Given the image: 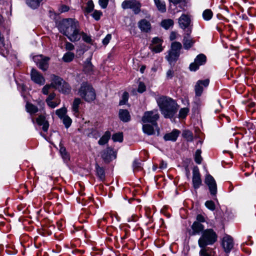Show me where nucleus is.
<instances>
[{
  "instance_id": "nucleus-1",
  "label": "nucleus",
  "mask_w": 256,
  "mask_h": 256,
  "mask_svg": "<svg viewBox=\"0 0 256 256\" xmlns=\"http://www.w3.org/2000/svg\"><path fill=\"white\" fill-rule=\"evenodd\" d=\"M58 30L72 42H78L80 39L79 24L74 19L69 18L62 20L58 25Z\"/></svg>"
},
{
  "instance_id": "nucleus-2",
  "label": "nucleus",
  "mask_w": 256,
  "mask_h": 256,
  "mask_svg": "<svg viewBox=\"0 0 256 256\" xmlns=\"http://www.w3.org/2000/svg\"><path fill=\"white\" fill-rule=\"evenodd\" d=\"M156 100L164 116L166 118H172L178 110V106L176 102L172 98L164 96H158Z\"/></svg>"
},
{
  "instance_id": "nucleus-3",
  "label": "nucleus",
  "mask_w": 256,
  "mask_h": 256,
  "mask_svg": "<svg viewBox=\"0 0 256 256\" xmlns=\"http://www.w3.org/2000/svg\"><path fill=\"white\" fill-rule=\"evenodd\" d=\"M218 240V235L212 228L204 230L198 240L200 247H205L214 244Z\"/></svg>"
},
{
  "instance_id": "nucleus-4",
  "label": "nucleus",
  "mask_w": 256,
  "mask_h": 256,
  "mask_svg": "<svg viewBox=\"0 0 256 256\" xmlns=\"http://www.w3.org/2000/svg\"><path fill=\"white\" fill-rule=\"evenodd\" d=\"M78 94L88 102L94 101L96 98L95 90L92 86L86 83H82L78 91Z\"/></svg>"
},
{
  "instance_id": "nucleus-5",
  "label": "nucleus",
  "mask_w": 256,
  "mask_h": 256,
  "mask_svg": "<svg viewBox=\"0 0 256 256\" xmlns=\"http://www.w3.org/2000/svg\"><path fill=\"white\" fill-rule=\"evenodd\" d=\"M182 45L180 42H174L172 43L170 48L168 51V54L166 56V59L170 65H174L178 59Z\"/></svg>"
},
{
  "instance_id": "nucleus-6",
  "label": "nucleus",
  "mask_w": 256,
  "mask_h": 256,
  "mask_svg": "<svg viewBox=\"0 0 256 256\" xmlns=\"http://www.w3.org/2000/svg\"><path fill=\"white\" fill-rule=\"evenodd\" d=\"M159 118L160 114L158 110L154 109L144 112L142 118V120L144 123H150L154 126L156 130H157L158 134L160 129L158 127L157 121Z\"/></svg>"
},
{
  "instance_id": "nucleus-7",
  "label": "nucleus",
  "mask_w": 256,
  "mask_h": 256,
  "mask_svg": "<svg viewBox=\"0 0 256 256\" xmlns=\"http://www.w3.org/2000/svg\"><path fill=\"white\" fill-rule=\"evenodd\" d=\"M124 10L130 9L136 14H138L141 10L142 4L137 0H125L121 4Z\"/></svg>"
},
{
  "instance_id": "nucleus-8",
  "label": "nucleus",
  "mask_w": 256,
  "mask_h": 256,
  "mask_svg": "<svg viewBox=\"0 0 256 256\" xmlns=\"http://www.w3.org/2000/svg\"><path fill=\"white\" fill-rule=\"evenodd\" d=\"M206 60V56L204 54H200L196 56L194 62L190 65L191 71H196L199 68L200 66L204 64Z\"/></svg>"
},
{
  "instance_id": "nucleus-9",
  "label": "nucleus",
  "mask_w": 256,
  "mask_h": 256,
  "mask_svg": "<svg viewBox=\"0 0 256 256\" xmlns=\"http://www.w3.org/2000/svg\"><path fill=\"white\" fill-rule=\"evenodd\" d=\"M192 182L193 186L195 190L198 188L202 183L199 168L197 166H194L192 170Z\"/></svg>"
},
{
  "instance_id": "nucleus-10",
  "label": "nucleus",
  "mask_w": 256,
  "mask_h": 256,
  "mask_svg": "<svg viewBox=\"0 0 256 256\" xmlns=\"http://www.w3.org/2000/svg\"><path fill=\"white\" fill-rule=\"evenodd\" d=\"M34 60L37 63L38 68L45 71L48 68V57H44L42 56H36L34 58Z\"/></svg>"
},
{
  "instance_id": "nucleus-11",
  "label": "nucleus",
  "mask_w": 256,
  "mask_h": 256,
  "mask_svg": "<svg viewBox=\"0 0 256 256\" xmlns=\"http://www.w3.org/2000/svg\"><path fill=\"white\" fill-rule=\"evenodd\" d=\"M210 80L208 79L198 80L194 86L196 96H200L202 93L204 88H206L208 86Z\"/></svg>"
},
{
  "instance_id": "nucleus-12",
  "label": "nucleus",
  "mask_w": 256,
  "mask_h": 256,
  "mask_svg": "<svg viewBox=\"0 0 256 256\" xmlns=\"http://www.w3.org/2000/svg\"><path fill=\"white\" fill-rule=\"evenodd\" d=\"M205 182L208 186L210 194L216 196L217 192V186L214 178L209 174H207L206 176Z\"/></svg>"
},
{
  "instance_id": "nucleus-13",
  "label": "nucleus",
  "mask_w": 256,
  "mask_h": 256,
  "mask_svg": "<svg viewBox=\"0 0 256 256\" xmlns=\"http://www.w3.org/2000/svg\"><path fill=\"white\" fill-rule=\"evenodd\" d=\"M190 33L191 30L188 29L186 30V33L184 36L182 43L184 48L186 50H189L195 42V40L190 36Z\"/></svg>"
},
{
  "instance_id": "nucleus-14",
  "label": "nucleus",
  "mask_w": 256,
  "mask_h": 256,
  "mask_svg": "<svg viewBox=\"0 0 256 256\" xmlns=\"http://www.w3.org/2000/svg\"><path fill=\"white\" fill-rule=\"evenodd\" d=\"M30 76L32 80L39 85H43L45 83L44 77L34 68H32L31 70Z\"/></svg>"
},
{
  "instance_id": "nucleus-15",
  "label": "nucleus",
  "mask_w": 256,
  "mask_h": 256,
  "mask_svg": "<svg viewBox=\"0 0 256 256\" xmlns=\"http://www.w3.org/2000/svg\"><path fill=\"white\" fill-rule=\"evenodd\" d=\"M222 246L226 253H228L234 247L232 238L230 236H226L222 239Z\"/></svg>"
},
{
  "instance_id": "nucleus-16",
  "label": "nucleus",
  "mask_w": 256,
  "mask_h": 256,
  "mask_svg": "<svg viewBox=\"0 0 256 256\" xmlns=\"http://www.w3.org/2000/svg\"><path fill=\"white\" fill-rule=\"evenodd\" d=\"M190 21V18L189 15L182 14L179 18L178 22L180 28L186 29L189 26Z\"/></svg>"
},
{
  "instance_id": "nucleus-17",
  "label": "nucleus",
  "mask_w": 256,
  "mask_h": 256,
  "mask_svg": "<svg viewBox=\"0 0 256 256\" xmlns=\"http://www.w3.org/2000/svg\"><path fill=\"white\" fill-rule=\"evenodd\" d=\"M192 230V234L193 236L202 234L204 230V226L202 224H199L197 222H194L191 226Z\"/></svg>"
},
{
  "instance_id": "nucleus-18",
  "label": "nucleus",
  "mask_w": 256,
  "mask_h": 256,
  "mask_svg": "<svg viewBox=\"0 0 256 256\" xmlns=\"http://www.w3.org/2000/svg\"><path fill=\"white\" fill-rule=\"evenodd\" d=\"M138 26L141 31L148 32L151 29V24L149 21L142 19L138 22Z\"/></svg>"
},
{
  "instance_id": "nucleus-19",
  "label": "nucleus",
  "mask_w": 256,
  "mask_h": 256,
  "mask_svg": "<svg viewBox=\"0 0 256 256\" xmlns=\"http://www.w3.org/2000/svg\"><path fill=\"white\" fill-rule=\"evenodd\" d=\"M51 78L52 82L50 84L52 85V86L58 90L60 88V86L64 82L63 80L60 77L55 75H52Z\"/></svg>"
},
{
  "instance_id": "nucleus-20",
  "label": "nucleus",
  "mask_w": 256,
  "mask_h": 256,
  "mask_svg": "<svg viewBox=\"0 0 256 256\" xmlns=\"http://www.w3.org/2000/svg\"><path fill=\"white\" fill-rule=\"evenodd\" d=\"M36 122L39 126H42V130L47 132L49 127L48 122L46 120V117L43 115H40L36 119Z\"/></svg>"
},
{
  "instance_id": "nucleus-21",
  "label": "nucleus",
  "mask_w": 256,
  "mask_h": 256,
  "mask_svg": "<svg viewBox=\"0 0 256 256\" xmlns=\"http://www.w3.org/2000/svg\"><path fill=\"white\" fill-rule=\"evenodd\" d=\"M180 134V132L178 130H174L171 132L166 134L164 138L165 140H171L174 142Z\"/></svg>"
},
{
  "instance_id": "nucleus-22",
  "label": "nucleus",
  "mask_w": 256,
  "mask_h": 256,
  "mask_svg": "<svg viewBox=\"0 0 256 256\" xmlns=\"http://www.w3.org/2000/svg\"><path fill=\"white\" fill-rule=\"evenodd\" d=\"M118 115L120 120L124 122H128L130 120V116L126 110H120Z\"/></svg>"
},
{
  "instance_id": "nucleus-23",
  "label": "nucleus",
  "mask_w": 256,
  "mask_h": 256,
  "mask_svg": "<svg viewBox=\"0 0 256 256\" xmlns=\"http://www.w3.org/2000/svg\"><path fill=\"white\" fill-rule=\"evenodd\" d=\"M82 103L80 98H74L72 104V110L76 116L79 114V106Z\"/></svg>"
},
{
  "instance_id": "nucleus-24",
  "label": "nucleus",
  "mask_w": 256,
  "mask_h": 256,
  "mask_svg": "<svg viewBox=\"0 0 256 256\" xmlns=\"http://www.w3.org/2000/svg\"><path fill=\"white\" fill-rule=\"evenodd\" d=\"M154 126L146 124L142 126V130L144 134L148 135H152L154 134Z\"/></svg>"
},
{
  "instance_id": "nucleus-25",
  "label": "nucleus",
  "mask_w": 256,
  "mask_h": 256,
  "mask_svg": "<svg viewBox=\"0 0 256 256\" xmlns=\"http://www.w3.org/2000/svg\"><path fill=\"white\" fill-rule=\"evenodd\" d=\"M111 136V134L109 131L105 132L104 134L100 138L98 143L100 145H104L106 144L110 140Z\"/></svg>"
},
{
  "instance_id": "nucleus-26",
  "label": "nucleus",
  "mask_w": 256,
  "mask_h": 256,
  "mask_svg": "<svg viewBox=\"0 0 256 256\" xmlns=\"http://www.w3.org/2000/svg\"><path fill=\"white\" fill-rule=\"evenodd\" d=\"M97 176L100 180L104 181L105 180V172L103 168L100 167L98 164L96 165Z\"/></svg>"
},
{
  "instance_id": "nucleus-27",
  "label": "nucleus",
  "mask_w": 256,
  "mask_h": 256,
  "mask_svg": "<svg viewBox=\"0 0 256 256\" xmlns=\"http://www.w3.org/2000/svg\"><path fill=\"white\" fill-rule=\"evenodd\" d=\"M158 10L161 12H164L166 11V6L165 2L160 0H154Z\"/></svg>"
},
{
  "instance_id": "nucleus-28",
  "label": "nucleus",
  "mask_w": 256,
  "mask_h": 256,
  "mask_svg": "<svg viewBox=\"0 0 256 256\" xmlns=\"http://www.w3.org/2000/svg\"><path fill=\"white\" fill-rule=\"evenodd\" d=\"M26 112L31 114H34L37 112L38 109L37 106L30 103H26Z\"/></svg>"
},
{
  "instance_id": "nucleus-29",
  "label": "nucleus",
  "mask_w": 256,
  "mask_h": 256,
  "mask_svg": "<svg viewBox=\"0 0 256 256\" xmlns=\"http://www.w3.org/2000/svg\"><path fill=\"white\" fill-rule=\"evenodd\" d=\"M84 71L90 74L93 70V66L90 62V59H87L84 64Z\"/></svg>"
},
{
  "instance_id": "nucleus-30",
  "label": "nucleus",
  "mask_w": 256,
  "mask_h": 256,
  "mask_svg": "<svg viewBox=\"0 0 256 256\" xmlns=\"http://www.w3.org/2000/svg\"><path fill=\"white\" fill-rule=\"evenodd\" d=\"M58 90L64 94H68L70 92L71 88L70 85L64 81Z\"/></svg>"
},
{
  "instance_id": "nucleus-31",
  "label": "nucleus",
  "mask_w": 256,
  "mask_h": 256,
  "mask_svg": "<svg viewBox=\"0 0 256 256\" xmlns=\"http://www.w3.org/2000/svg\"><path fill=\"white\" fill-rule=\"evenodd\" d=\"M201 248L199 252L200 256H212V249L206 246L200 247Z\"/></svg>"
},
{
  "instance_id": "nucleus-32",
  "label": "nucleus",
  "mask_w": 256,
  "mask_h": 256,
  "mask_svg": "<svg viewBox=\"0 0 256 256\" xmlns=\"http://www.w3.org/2000/svg\"><path fill=\"white\" fill-rule=\"evenodd\" d=\"M42 0H27L26 4L32 8L35 9L40 6Z\"/></svg>"
},
{
  "instance_id": "nucleus-33",
  "label": "nucleus",
  "mask_w": 256,
  "mask_h": 256,
  "mask_svg": "<svg viewBox=\"0 0 256 256\" xmlns=\"http://www.w3.org/2000/svg\"><path fill=\"white\" fill-rule=\"evenodd\" d=\"M213 16V12L210 9L204 10L202 13V18L205 20H210Z\"/></svg>"
},
{
  "instance_id": "nucleus-34",
  "label": "nucleus",
  "mask_w": 256,
  "mask_h": 256,
  "mask_svg": "<svg viewBox=\"0 0 256 256\" xmlns=\"http://www.w3.org/2000/svg\"><path fill=\"white\" fill-rule=\"evenodd\" d=\"M174 25V21L171 19L163 20L161 22V26L166 30L168 29L170 26Z\"/></svg>"
},
{
  "instance_id": "nucleus-35",
  "label": "nucleus",
  "mask_w": 256,
  "mask_h": 256,
  "mask_svg": "<svg viewBox=\"0 0 256 256\" xmlns=\"http://www.w3.org/2000/svg\"><path fill=\"white\" fill-rule=\"evenodd\" d=\"M74 57V54L71 52L66 53L63 57L62 60L64 62H68L73 60Z\"/></svg>"
},
{
  "instance_id": "nucleus-36",
  "label": "nucleus",
  "mask_w": 256,
  "mask_h": 256,
  "mask_svg": "<svg viewBox=\"0 0 256 256\" xmlns=\"http://www.w3.org/2000/svg\"><path fill=\"white\" fill-rule=\"evenodd\" d=\"M67 110L66 108H62L56 110V114L61 119L66 116Z\"/></svg>"
},
{
  "instance_id": "nucleus-37",
  "label": "nucleus",
  "mask_w": 256,
  "mask_h": 256,
  "mask_svg": "<svg viewBox=\"0 0 256 256\" xmlns=\"http://www.w3.org/2000/svg\"><path fill=\"white\" fill-rule=\"evenodd\" d=\"M190 110L188 108H184L180 110L178 116L180 118H184L188 114Z\"/></svg>"
},
{
  "instance_id": "nucleus-38",
  "label": "nucleus",
  "mask_w": 256,
  "mask_h": 256,
  "mask_svg": "<svg viewBox=\"0 0 256 256\" xmlns=\"http://www.w3.org/2000/svg\"><path fill=\"white\" fill-rule=\"evenodd\" d=\"M201 153L202 151L200 150H197L194 154V160L198 164H200L202 161Z\"/></svg>"
},
{
  "instance_id": "nucleus-39",
  "label": "nucleus",
  "mask_w": 256,
  "mask_h": 256,
  "mask_svg": "<svg viewBox=\"0 0 256 256\" xmlns=\"http://www.w3.org/2000/svg\"><path fill=\"white\" fill-rule=\"evenodd\" d=\"M112 140L114 142H122L123 140V134L121 132L116 133L112 136Z\"/></svg>"
},
{
  "instance_id": "nucleus-40",
  "label": "nucleus",
  "mask_w": 256,
  "mask_h": 256,
  "mask_svg": "<svg viewBox=\"0 0 256 256\" xmlns=\"http://www.w3.org/2000/svg\"><path fill=\"white\" fill-rule=\"evenodd\" d=\"M61 120H62L63 124L66 128H68L70 126L72 120L68 116H65Z\"/></svg>"
},
{
  "instance_id": "nucleus-41",
  "label": "nucleus",
  "mask_w": 256,
  "mask_h": 256,
  "mask_svg": "<svg viewBox=\"0 0 256 256\" xmlns=\"http://www.w3.org/2000/svg\"><path fill=\"white\" fill-rule=\"evenodd\" d=\"M94 4L92 0H88L86 3V6L85 8V12L86 13H90L94 10Z\"/></svg>"
},
{
  "instance_id": "nucleus-42",
  "label": "nucleus",
  "mask_w": 256,
  "mask_h": 256,
  "mask_svg": "<svg viewBox=\"0 0 256 256\" xmlns=\"http://www.w3.org/2000/svg\"><path fill=\"white\" fill-rule=\"evenodd\" d=\"M128 99V92H124L122 94V99L120 101V105H124L126 104Z\"/></svg>"
},
{
  "instance_id": "nucleus-43",
  "label": "nucleus",
  "mask_w": 256,
  "mask_h": 256,
  "mask_svg": "<svg viewBox=\"0 0 256 256\" xmlns=\"http://www.w3.org/2000/svg\"><path fill=\"white\" fill-rule=\"evenodd\" d=\"M206 206L211 210H214L215 209V204L212 200H208L205 202Z\"/></svg>"
},
{
  "instance_id": "nucleus-44",
  "label": "nucleus",
  "mask_w": 256,
  "mask_h": 256,
  "mask_svg": "<svg viewBox=\"0 0 256 256\" xmlns=\"http://www.w3.org/2000/svg\"><path fill=\"white\" fill-rule=\"evenodd\" d=\"M152 51H154L156 53L160 52L163 50V48L162 46V44H158L152 45Z\"/></svg>"
},
{
  "instance_id": "nucleus-45",
  "label": "nucleus",
  "mask_w": 256,
  "mask_h": 256,
  "mask_svg": "<svg viewBox=\"0 0 256 256\" xmlns=\"http://www.w3.org/2000/svg\"><path fill=\"white\" fill-rule=\"evenodd\" d=\"M102 12H100V10H95L92 16V17L96 20H98L101 16H102Z\"/></svg>"
},
{
  "instance_id": "nucleus-46",
  "label": "nucleus",
  "mask_w": 256,
  "mask_h": 256,
  "mask_svg": "<svg viewBox=\"0 0 256 256\" xmlns=\"http://www.w3.org/2000/svg\"><path fill=\"white\" fill-rule=\"evenodd\" d=\"M51 88H52V85L50 84H46L45 85L43 88H42V92L44 94L48 95L50 92V89Z\"/></svg>"
},
{
  "instance_id": "nucleus-47",
  "label": "nucleus",
  "mask_w": 256,
  "mask_h": 256,
  "mask_svg": "<svg viewBox=\"0 0 256 256\" xmlns=\"http://www.w3.org/2000/svg\"><path fill=\"white\" fill-rule=\"evenodd\" d=\"M81 36H82V40L86 42L90 43L92 41L90 37L84 32H80Z\"/></svg>"
},
{
  "instance_id": "nucleus-48",
  "label": "nucleus",
  "mask_w": 256,
  "mask_h": 256,
  "mask_svg": "<svg viewBox=\"0 0 256 256\" xmlns=\"http://www.w3.org/2000/svg\"><path fill=\"white\" fill-rule=\"evenodd\" d=\"M62 156L64 159L66 160L68 158V156L66 152V150L64 147H61L60 150Z\"/></svg>"
},
{
  "instance_id": "nucleus-49",
  "label": "nucleus",
  "mask_w": 256,
  "mask_h": 256,
  "mask_svg": "<svg viewBox=\"0 0 256 256\" xmlns=\"http://www.w3.org/2000/svg\"><path fill=\"white\" fill-rule=\"evenodd\" d=\"M133 168L134 170H139L141 169V163L137 160H135L133 162Z\"/></svg>"
},
{
  "instance_id": "nucleus-50",
  "label": "nucleus",
  "mask_w": 256,
  "mask_h": 256,
  "mask_svg": "<svg viewBox=\"0 0 256 256\" xmlns=\"http://www.w3.org/2000/svg\"><path fill=\"white\" fill-rule=\"evenodd\" d=\"M206 222L205 218L202 214H198L196 216V220L194 222H197L199 224H202Z\"/></svg>"
},
{
  "instance_id": "nucleus-51",
  "label": "nucleus",
  "mask_w": 256,
  "mask_h": 256,
  "mask_svg": "<svg viewBox=\"0 0 256 256\" xmlns=\"http://www.w3.org/2000/svg\"><path fill=\"white\" fill-rule=\"evenodd\" d=\"M184 136L187 138L188 140L192 141L193 139L192 134L189 131L185 132L183 134Z\"/></svg>"
},
{
  "instance_id": "nucleus-52",
  "label": "nucleus",
  "mask_w": 256,
  "mask_h": 256,
  "mask_svg": "<svg viewBox=\"0 0 256 256\" xmlns=\"http://www.w3.org/2000/svg\"><path fill=\"white\" fill-rule=\"evenodd\" d=\"M98 3L102 8H105L108 6V0H99Z\"/></svg>"
},
{
  "instance_id": "nucleus-53",
  "label": "nucleus",
  "mask_w": 256,
  "mask_h": 256,
  "mask_svg": "<svg viewBox=\"0 0 256 256\" xmlns=\"http://www.w3.org/2000/svg\"><path fill=\"white\" fill-rule=\"evenodd\" d=\"M47 104L51 108H54L57 106L60 103V100L56 102L51 101L48 102H46Z\"/></svg>"
},
{
  "instance_id": "nucleus-54",
  "label": "nucleus",
  "mask_w": 256,
  "mask_h": 256,
  "mask_svg": "<svg viewBox=\"0 0 256 256\" xmlns=\"http://www.w3.org/2000/svg\"><path fill=\"white\" fill-rule=\"evenodd\" d=\"M145 90H146V86H145L144 84L142 82H140V84H138V91L139 92L142 93L144 92Z\"/></svg>"
},
{
  "instance_id": "nucleus-55",
  "label": "nucleus",
  "mask_w": 256,
  "mask_h": 256,
  "mask_svg": "<svg viewBox=\"0 0 256 256\" xmlns=\"http://www.w3.org/2000/svg\"><path fill=\"white\" fill-rule=\"evenodd\" d=\"M112 38V36L110 34H108L105 38L102 40V43L104 45L108 44L110 39Z\"/></svg>"
},
{
  "instance_id": "nucleus-56",
  "label": "nucleus",
  "mask_w": 256,
  "mask_h": 256,
  "mask_svg": "<svg viewBox=\"0 0 256 256\" xmlns=\"http://www.w3.org/2000/svg\"><path fill=\"white\" fill-rule=\"evenodd\" d=\"M65 46L66 49L67 50H73L74 48V44L68 42H66Z\"/></svg>"
},
{
  "instance_id": "nucleus-57",
  "label": "nucleus",
  "mask_w": 256,
  "mask_h": 256,
  "mask_svg": "<svg viewBox=\"0 0 256 256\" xmlns=\"http://www.w3.org/2000/svg\"><path fill=\"white\" fill-rule=\"evenodd\" d=\"M55 97L56 94L54 92L50 93L48 97L46 100V102H50L52 101V100L55 98Z\"/></svg>"
},
{
  "instance_id": "nucleus-58",
  "label": "nucleus",
  "mask_w": 256,
  "mask_h": 256,
  "mask_svg": "<svg viewBox=\"0 0 256 256\" xmlns=\"http://www.w3.org/2000/svg\"><path fill=\"white\" fill-rule=\"evenodd\" d=\"M162 40L158 37H155L152 40V45L162 44Z\"/></svg>"
},
{
  "instance_id": "nucleus-59",
  "label": "nucleus",
  "mask_w": 256,
  "mask_h": 256,
  "mask_svg": "<svg viewBox=\"0 0 256 256\" xmlns=\"http://www.w3.org/2000/svg\"><path fill=\"white\" fill-rule=\"evenodd\" d=\"M70 8L68 6L66 5H62L60 9V12H66L69 10Z\"/></svg>"
},
{
  "instance_id": "nucleus-60",
  "label": "nucleus",
  "mask_w": 256,
  "mask_h": 256,
  "mask_svg": "<svg viewBox=\"0 0 256 256\" xmlns=\"http://www.w3.org/2000/svg\"><path fill=\"white\" fill-rule=\"evenodd\" d=\"M173 74L174 72L172 70H170L166 72V77L168 78H172L173 76Z\"/></svg>"
},
{
  "instance_id": "nucleus-61",
  "label": "nucleus",
  "mask_w": 256,
  "mask_h": 256,
  "mask_svg": "<svg viewBox=\"0 0 256 256\" xmlns=\"http://www.w3.org/2000/svg\"><path fill=\"white\" fill-rule=\"evenodd\" d=\"M170 38L171 40H174L176 38V34L174 32H172Z\"/></svg>"
},
{
  "instance_id": "nucleus-62",
  "label": "nucleus",
  "mask_w": 256,
  "mask_h": 256,
  "mask_svg": "<svg viewBox=\"0 0 256 256\" xmlns=\"http://www.w3.org/2000/svg\"><path fill=\"white\" fill-rule=\"evenodd\" d=\"M166 163L164 162V161H162L160 164V168L162 169L166 168Z\"/></svg>"
},
{
  "instance_id": "nucleus-63",
  "label": "nucleus",
  "mask_w": 256,
  "mask_h": 256,
  "mask_svg": "<svg viewBox=\"0 0 256 256\" xmlns=\"http://www.w3.org/2000/svg\"><path fill=\"white\" fill-rule=\"evenodd\" d=\"M182 0H169L170 2L173 3L174 4H176L180 3Z\"/></svg>"
},
{
  "instance_id": "nucleus-64",
  "label": "nucleus",
  "mask_w": 256,
  "mask_h": 256,
  "mask_svg": "<svg viewBox=\"0 0 256 256\" xmlns=\"http://www.w3.org/2000/svg\"><path fill=\"white\" fill-rule=\"evenodd\" d=\"M38 104L42 107L44 106V102L41 100H37Z\"/></svg>"
}]
</instances>
